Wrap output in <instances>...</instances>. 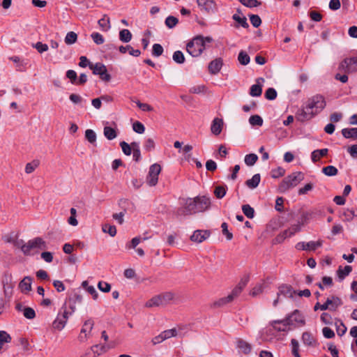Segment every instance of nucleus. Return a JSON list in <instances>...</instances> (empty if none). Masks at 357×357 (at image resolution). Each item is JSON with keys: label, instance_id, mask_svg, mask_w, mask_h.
I'll return each instance as SVG.
<instances>
[{"label": "nucleus", "instance_id": "72a5a7b5", "mask_svg": "<svg viewBox=\"0 0 357 357\" xmlns=\"http://www.w3.org/2000/svg\"><path fill=\"white\" fill-rule=\"evenodd\" d=\"M258 160V156L255 153H249L245 156L244 161L248 166L254 165Z\"/></svg>", "mask_w": 357, "mask_h": 357}, {"label": "nucleus", "instance_id": "e2e57ef3", "mask_svg": "<svg viewBox=\"0 0 357 357\" xmlns=\"http://www.w3.org/2000/svg\"><path fill=\"white\" fill-rule=\"evenodd\" d=\"M98 287L101 291L105 293H107L111 290V285L109 283L103 281L98 282Z\"/></svg>", "mask_w": 357, "mask_h": 357}, {"label": "nucleus", "instance_id": "58836bf2", "mask_svg": "<svg viewBox=\"0 0 357 357\" xmlns=\"http://www.w3.org/2000/svg\"><path fill=\"white\" fill-rule=\"evenodd\" d=\"M85 138L91 144H94L96 142V134L91 129H87L85 131Z\"/></svg>", "mask_w": 357, "mask_h": 357}, {"label": "nucleus", "instance_id": "5fc2aeb1", "mask_svg": "<svg viewBox=\"0 0 357 357\" xmlns=\"http://www.w3.org/2000/svg\"><path fill=\"white\" fill-rule=\"evenodd\" d=\"M331 303V302L330 298H327V300L326 301V302L324 304H320L319 302H317L314 307V310L317 311L318 310H328Z\"/></svg>", "mask_w": 357, "mask_h": 357}, {"label": "nucleus", "instance_id": "3c124183", "mask_svg": "<svg viewBox=\"0 0 357 357\" xmlns=\"http://www.w3.org/2000/svg\"><path fill=\"white\" fill-rule=\"evenodd\" d=\"M163 47L160 44L155 43L152 48V54L154 56H160L163 53Z\"/></svg>", "mask_w": 357, "mask_h": 357}, {"label": "nucleus", "instance_id": "cd10ccee", "mask_svg": "<svg viewBox=\"0 0 357 357\" xmlns=\"http://www.w3.org/2000/svg\"><path fill=\"white\" fill-rule=\"evenodd\" d=\"M132 39V33L128 29H122L119 32V40L123 43H128Z\"/></svg>", "mask_w": 357, "mask_h": 357}, {"label": "nucleus", "instance_id": "f8f14e48", "mask_svg": "<svg viewBox=\"0 0 357 357\" xmlns=\"http://www.w3.org/2000/svg\"><path fill=\"white\" fill-rule=\"evenodd\" d=\"M197 3L202 10L208 14L214 13L216 10V4L213 0H197Z\"/></svg>", "mask_w": 357, "mask_h": 357}, {"label": "nucleus", "instance_id": "39448f33", "mask_svg": "<svg viewBox=\"0 0 357 357\" xmlns=\"http://www.w3.org/2000/svg\"><path fill=\"white\" fill-rule=\"evenodd\" d=\"M304 179V174L301 172H295L284 177L278 186V190L284 193L290 188L296 187Z\"/></svg>", "mask_w": 357, "mask_h": 357}, {"label": "nucleus", "instance_id": "c03bdc74", "mask_svg": "<svg viewBox=\"0 0 357 357\" xmlns=\"http://www.w3.org/2000/svg\"><path fill=\"white\" fill-rule=\"evenodd\" d=\"M178 22V20L176 17H174V16H168L166 19H165V25L169 28V29H173Z\"/></svg>", "mask_w": 357, "mask_h": 357}, {"label": "nucleus", "instance_id": "bb28decb", "mask_svg": "<svg viewBox=\"0 0 357 357\" xmlns=\"http://www.w3.org/2000/svg\"><path fill=\"white\" fill-rule=\"evenodd\" d=\"M352 271V268L351 266H345L344 268H342V266H340L338 268V270L337 271V276L340 279V280H342L344 279L346 276H347Z\"/></svg>", "mask_w": 357, "mask_h": 357}, {"label": "nucleus", "instance_id": "bf43d9fd", "mask_svg": "<svg viewBox=\"0 0 357 357\" xmlns=\"http://www.w3.org/2000/svg\"><path fill=\"white\" fill-rule=\"evenodd\" d=\"M161 333H162V336L164 337L165 340L169 339L172 337H175L178 335V333H177V331L176 328L168 329V330L162 331Z\"/></svg>", "mask_w": 357, "mask_h": 357}, {"label": "nucleus", "instance_id": "dca6fc26", "mask_svg": "<svg viewBox=\"0 0 357 357\" xmlns=\"http://www.w3.org/2000/svg\"><path fill=\"white\" fill-rule=\"evenodd\" d=\"M94 326V321L92 319H89L86 320L84 323L82 328L81 329V333H84V336L83 337L82 335H79V340L80 341H84V339L87 337V331L89 329V333L91 331Z\"/></svg>", "mask_w": 357, "mask_h": 357}, {"label": "nucleus", "instance_id": "49530a36", "mask_svg": "<svg viewBox=\"0 0 357 357\" xmlns=\"http://www.w3.org/2000/svg\"><path fill=\"white\" fill-rule=\"evenodd\" d=\"M91 37L93 40V41L96 44V45H102L105 42V38L104 37L102 36V35H101L100 33H99L98 32H93L91 34Z\"/></svg>", "mask_w": 357, "mask_h": 357}, {"label": "nucleus", "instance_id": "6e6d98bb", "mask_svg": "<svg viewBox=\"0 0 357 357\" xmlns=\"http://www.w3.org/2000/svg\"><path fill=\"white\" fill-rule=\"evenodd\" d=\"M271 173L272 178H278L279 177L284 176L285 170L282 167H278L276 169H272Z\"/></svg>", "mask_w": 357, "mask_h": 357}, {"label": "nucleus", "instance_id": "052dcab7", "mask_svg": "<svg viewBox=\"0 0 357 357\" xmlns=\"http://www.w3.org/2000/svg\"><path fill=\"white\" fill-rule=\"evenodd\" d=\"M32 46L40 54L48 50V45L41 42H37L36 43L33 44Z\"/></svg>", "mask_w": 357, "mask_h": 357}, {"label": "nucleus", "instance_id": "09e8293b", "mask_svg": "<svg viewBox=\"0 0 357 357\" xmlns=\"http://www.w3.org/2000/svg\"><path fill=\"white\" fill-rule=\"evenodd\" d=\"M277 91L274 88H268L264 94L265 98L269 100H273L277 98Z\"/></svg>", "mask_w": 357, "mask_h": 357}, {"label": "nucleus", "instance_id": "ddd939ff", "mask_svg": "<svg viewBox=\"0 0 357 357\" xmlns=\"http://www.w3.org/2000/svg\"><path fill=\"white\" fill-rule=\"evenodd\" d=\"M211 232L208 230H195L190 236V240L195 243H202L209 238Z\"/></svg>", "mask_w": 357, "mask_h": 357}, {"label": "nucleus", "instance_id": "603ef678", "mask_svg": "<svg viewBox=\"0 0 357 357\" xmlns=\"http://www.w3.org/2000/svg\"><path fill=\"white\" fill-rule=\"evenodd\" d=\"M38 165L39 162L38 160H33L31 162L27 163L25 167V172L26 174L32 173Z\"/></svg>", "mask_w": 357, "mask_h": 357}, {"label": "nucleus", "instance_id": "7ed1b4c3", "mask_svg": "<svg viewBox=\"0 0 357 357\" xmlns=\"http://www.w3.org/2000/svg\"><path fill=\"white\" fill-rule=\"evenodd\" d=\"M16 245L26 256L33 255L38 253L40 250L47 249V243L41 237H36L29 240L26 243L21 240L17 242Z\"/></svg>", "mask_w": 357, "mask_h": 357}, {"label": "nucleus", "instance_id": "423d86ee", "mask_svg": "<svg viewBox=\"0 0 357 357\" xmlns=\"http://www.w3.org/2000/svg\"><path fill=\"white\" fill-rule=\"evenodd\" d=\"M174 298V293L171 291L164 292L152 297L146 303L145 306L146 307L165 306L169 304Z\"/></svg>", "mask_w": 357, "mask_h": 357}, {"label": "nucleus", "instance_id": "20e7f679", "mask_svg": "<svg viewBox=\"0 0 357 357\" xmlns=\"http://www.w3.org/2000/svg\"><path fill=\"white\" fill-rule=\"evenodd\" d=\"M213 38L209 36H197L186 45L187 52L193 57L201 55L206 49V43H211Z\"/></svg>", "mask_w": 357, "mask_h": 357}, {"label": "nucleus", "instance_id": "f704fd0d", "mask_svg": "<svg viewBox=\"0 0 357 357\" xmlns=\"http://www.w3.org/2000/svg\"><path fill=\"white\" fill-rule=\"evenodd\" d=\"M77 40V34L74 31L67 33L64 41L67 45H73L76 43Z\"/></svg>", "mask_w": 357, "mask_h": 357}, {"label": "nucleus", "instance_id": "a18cd8bd", "mask_svg": "<svg viewBox=\"0 0 357 357\" xmlns=\"http://www.w3.org/2000/svg\"><path fill=\"white\" fill-rule=\"evenodd\" d=\"M291 352L292 355L294 357H301L300 355L298 350H299V344L298 342L296 339H291Z\"/></svg>", "mask_w": 357, "mask_h": 357}, {"label": "nucleus", "instance_id": "7c9ffc66", "mask_svg": "<svg viewBox=\"0 0 357 357\" xmlns=\"http://www.w3.org/2000/svg\"><path fill=\"white\" fill-rule=\"evenodd\" d=\"M289 231L287 229L284 230L282 232L277 235V236L273 240V243H282L287 238L291 237V236H289Z\"/></svg>", "mask_w": 357, "mask_h": 357}, {"label": "nucleus", "instance_id": "69168bd1", "mask_svg": "<svg viewBox=\"0 0 357 357\" xmlns=\"http://www.w3.org/2000/svg\"><path fill=\"white\" fill-rule=\"evenodd\" d=\"M142 241L140 236H136L133 238L131 241L126 245L128 249L135 248L137 245Z\"/></svg>", "mask_w": 357, "mask_h": 357}, {"label": "nucleus", "instance_id": "864d4df0", "mask_svg": "<svg viewBox=\"0 0 357 357\" xmlns=\"http://www.w3.org/2000/svg\"><path fill=\"white\" fill-rule=\"evenodd\" d=\"M24 316L29 319H32L36 317V312L34 310L29 307H24L23 310Z\"/></svg>", "mask_w": 357, "mask_h": 357}, {"label": "nucleus", "instance_id": "de8ad7c7", "mask_svg": "<svg viewBox=\"0 0 357 357\" xmlns=\"http://www.w3.org/2000/svg\"><path fill=\"white\" fill-rule=\"evenodd\" d=\"M102 231L105 233H108L111 236H114L116 234V228L114 225L105 224L102 226Z\"/></svg>", "mask_w": 357, "mask_h": 357}, {"label": "nucleus", "instance_id": "680f3d73", "mask_svg": "<svg viewBox=\"0 0 357 357\" xmlns=\"http://www.w3.org/2000/svg\"><path fill=\"white\" fill-rule=\"evenodd\" d=\"M144 149L146 151H151L155 149V142L153 139L148 138L146 139L144 145Z\"/></svg>", "mask_w": 357, "mask_h": 357}, {"label": "nucleus", "instance_id": "4468645a", "mask_svg": "<svg viewBox=\"0 0 357 357\" xmlns=\"http://www.w3.org/2000/svg\"><path fill=\"white\" fill-rule=\"evenodd\" d=\"M222 64V59L221 58L213 60L208 66L209 73L212 75H216L220 71Z\"/></svg>", "mask_w": 357, "mask_h": 357}, {"label": "nucleus", "instance_id": "1a4fd4ad", "mask_svg": "<svg viewBox=\"0 0 357 357\" xmlns=\"http://www.w3.org/2000/svg\"><path fill=\"white\" fill-rule=\"evenodd\" d=\"M338 69L346 73L357 71V56L344 59L340 63Z\"/></svg>", "mask_w": 357, "mask_h": 357}, {"label": "nucleus", "instance_id": "c9c22d12", "mask_svg": "<svg viewBox=\"0 0 357 357\" xmlns=\"http://www.w3.org/2000/svg\"><path fill=\"white\" fill-rule=\"evenodd\" d=\"M242 211L244 215L249 219H252L255 216V210L249 204L242 206Z\"/></svg>", "mask_w": 357, "mask_h": 357}, {"label": "nucleus", "instance_id": "c85d7f7f", "mask_svg": "<svg viewBox=\"0 0 357 357\" xmlns=\"http://www.w3.org/2000/svg\"><path fill=\"white\" fill-rule=\"evenodd\" d=\"M321 172L323 174L328 176H336L338 173L337 169L333 165H328L323 167Z\"/></svg>", "mask_w": 357, "mask_h": 357}, {"label": "nucleus", "instance_id": "393cba45", "mask_svg": "<svg viewBox=\"0 0 357 357\" xmlns=\"http://www.w3.org/2000/svg\"><path fill=\"white\" fill-rule=\"evenodd\" d=\"M342 134L347 139H357V128H343Z\"/></svg>", "mask_w": 357, "mask_h": 357}, {"label": "nucleus", "instance_id": "9b49d317", "mask_svg": "<svg viewBox=\"0 0 357 357\" xmlns=\"http://www.w3.org/2000/svg\"><path fill=\"white\" fill-rule=\"evenodd\" d=\"M323 241L319 240L317 241H309L307 243L299 242L296 245V248L298 250H312L314 251L317 248L322 245Z\"/></svg>", "mask_w": 357, "mask_h": 357}, {"label": "nucleus", "instance_id": "a878e982", "mask_svg": "<svg viewBox=\"0 0 357 357\" xmlns=\"http://www.w3.org/2000/svg\"><path fill=\"white\" fill-rule=\"evenodd\" d=\"M89 68L93 70L94 75H100L106 71V66L102 63H96L95 65H89Z\"/></svg>", "mask_w": 357, "mask_h": 357}, {"label": "nucleus", "instance_id": "6e6552de", "mask_svg": "<svg viewBox=\"0 0 357 357\" xmlns=\"http://www.w3.org/2000/svg\"><path fill=\"white\" fill-rule=\"evenodd\" d=\"M68 319V312L67 311L66 304L64 303L61 311L58 313L56 318L52 323L54 329L61 331L66 326Z\"/></svg>", "mask_w": 357, "mask_h": 357}, {"label": "nucleus", "instance_id": "412c9836", "mask_svg": "<svg viewBox=\"0 0 357 357\" xmlns=\"http://www.w3.org/2000/svg\"><path fill=\"white\" fill-rule=\"evenodd\" d=\"M32 278L30 276H26L20 282L19 287L22 292H27L31 289Z\"/></svg>", "mask_w": 357, "mask_h": 357}, {"label": "nucleus", "instance_id": "473e14b6", "mask_svg": "<svg viewBox=\"0 0 357 357\" xmlns=\"http://www.w3.org/2000/svg\"><path fill=\"white\" fill-rule=\"evenodd\" d=\"M355 217V209L351 208H347L344 211V212L342 214V218L344 221H351Z\"/></svg>", "mask_w": 357, "mask_h": 357}, {"label": "nucleus", "instance_id": "a211bd4d", "mask_svg": "<svg viewBox=\"0 0 357 357\" xmlns=\"http://www.w3.org/2000/svg\"><path fill=\"white\" fill-rule=\"evenodd\" d=\"M222 119L218 118L214 119L211 126V130L212 133L215 135H220V132H222Z\"/></svg>", "mask_w": 357, "mask_h": 357}, {"label": "nucleus", "instance_id": "4be33fe9", "mask_svg": "<svg viewBox=\"0 0 357 357\" xmlns=\"http://www.w3.org/2000/svg\"><path fill=\"white\" fill-rule=\"evenodd\" d=\"M98 24L102 31H107L111 28L109 17L107 15H104Z\"/></svg>", "mask_w": 357, "mask_h": 357}, {"label": "nucleus", "instance_id": "aec40b11", "mask_svg": "<svg viewBox=\"0 0 357 357\" xmlns=\"http://www.w3.org/2000/svg\"><path fill=\"white\" fill-rule=\"evenodd\" d=\"M328 149H317L312 152L311 160L313 162H318L321 157H324L328 154Z\"/></svg>", "mask_w": 357, "mask_h": 357}, {"label": "nucleus", "instance_id": "5701e85b", "mask_svg": "<svg viewBox=\"0 0 357 357\" xmlns=\"http://www.w3.org/2000/svg\"><path fill=\"white\" fill-rule=\"evenodd\" d=\"M119 50L121 53L125 54L127 51L129 52V54L133 56L137 57L141 54V51L139 50H134L130 45H128L126 46L121 45L119 47Z\"/></svg>", "mask_w": 357, "mask_h": 357}, {"label": "nucleus", "instance_id": "f3484780", "mask_svg": "<svg viewBox=\"0 0 357 357\" xmlns=\"http://www.w3.org/2000/svg\"><path fill=\"white\" fill-rule=\"evenodd\" d=\"M302 341L304 344L315 347L318 345L316 339L313 337L311 333L304 332L302 335Z\"/></svg>", "mask_w": 357, "mask_h": 357}, {"label": "nucleus", "instance_id": "6ab92c4d", "mask_svg": "<svg viewBox=\"0 0 357 357\" xmlns=\"http://www.w3.org/2000/svg\"><path fill=\"white\" fill-rule=\"evenodd\" d=\"M296 294V291H294L290 285L284 284L279 287V292L278 293V296H279L280 294H282L284 296L293 298L294 295Z\"/></svg>", "mask_w": 357, "mask_h": 357}, {"label": "nucleus", "instance_id": "a19ab883", "mask_svg": "<svg viewBox=\"0 0 357 357\" xmlns=\"http://www.w3.org/2000/svg\"><path fill=\"white\" fill-rule=\"evenodd\" d=\"M231 296H228L226 297L221 298L218 299V301H215L213 303L212 306L213 307H222V306L226 305L227 303L231 302Z\"/></svg>", "mask_w": 357, "mask_h": 357}, {"label": "nucleus", "instance_id": "8fccbe9b", "mask_svg": "<svg viewBox=\"0 0 357 357\" xmlns=\"http://www.w3.org/2000/svg\"><path fill=\"white\" fill-rule=\"evenodd\" d=\"M239 1L248 8L257 7L261 5V2L257 0H239Z\"/></svg>", "mask_w": 357, "mask_h": 357}, {"label": "nucleus", "instance_id": "0eeeda50", "mask_svg": "<svg viewBox=\"0 0 357 357\" xmlns=\"http://www.w3.org/2000/svg\"><path fill=\"white\" fill-rule=\"evenodd\" d=\"M273 324H282L283 325L289 326L297 324L303 326L305 324V321L303 315L298 310H295L284 319L273 320Z\"/></svg>", "mask_w": 357, "mask_h": 357}, {"label": "nucleus", "instance_id": "9d476101", "mask_svg": "<svg viewBox=\"0 0 357 357\" xmlns=\"http://www.w3.org/2000/svg\"><path fill=\"white\" fill-rule=\"evenodd\" d=\"M160 171L161 167L157 163L150 166L149 174L146 176V183L150 186H155L158 183V175Z\"/></svg>", "mask_w": 357, "mask_h": 357}, {"label": "nucleus", "instance_id": "338daca9", "mask_svg": "<svg viewBox=\"0 0 357 357\" xmlns=\"http://www.w3.org/2000/svg\"><path fill=\"white\" fill-rule=\"evenodd\" d=\"M11 341L10 335L4 331H0V342L1 343H8Z\"/></svg>", "mask_w": 357, "mask_h": 357}, {"label": "nucleus", "instance_id": "37998d69", "mask_svg": "<svg viewBox=\"0 0 357 357\" xmlns=\"http://www.w3.org/2000/svg\"><path fill=\"white\" fill-rule=\"evenodd\" d=\"M227 186L218 185L215 187L214 194L218 199L223 198L226 195Z\"/></svg>", "mask_w": 357, "mask_h": 357}, {"label": "nucleus", "instance_id": "ea45409f", "mask_svg": "<svg viewBox=\"0 0 357 357\" xmlns=\"http://www.w3.org/2000/svg\"><path fill=\"white\" fill-rule=\"evenodd\" d=\"M262 87L259 84H253L250 87V95L253 97H258L261 95Z\"/></svg>", "mask_w": 357, "mask_h": 357}, {"label": "nucleus", "instance_id": "e433bc0d", "mask_svg": "<svg viewBox=\"0 0 357 357\" xmlns=\"http://www.w3.org/2000/svg\"><path fill=\"white\" fill-rule=\"evenodd\" d=\"M263 119L257 114L252 115L249 119V123L252 126H261L263 125Z\"/></svg>", "mask_w": 357, "mask_h": 357}, {"label": "nucleus", "instance_id": "2f4dec72", "mask_svg": "<svg viewBox=\"0 0 357 357\" xmlns=\"http://www.w3.org/2000/svg\"><path fill=\"white\" fill-rule=\"evenodd\" d=\"M104 135L107 139L112 140L116 137L117 133L114 128L105 126L104 128Z\"/></svg>", "mask_w": 357, "mask_h": 357}, {"label": "nucleus", "instance_id": "13d9d810", "mask_svg": "<svg viewBox=\"0 0 357 357\" xmlns=\"http://www.w3.org/2000/svg\"><path fill=\"white\" fill-rule=\"evenodd\" d=\"M250 20L252 25L255 28L259 27L261 24V20L258 15H254V14L250 15Z\"/></svg>", "mask_w": 357, "mask_h": 357}, {"label": "nucleus", "instance_id": "0e129e2a", "mask_svg": "<svg viewBox=\"0 0 357 357\" xmlns=\"http://www.w3.org/2000/svg\"><path fill=\"white\" fill-rule=\"evenodd\" d=\"M222 231L224 235L226 236L227 239L230 241L233 238V234L228 230V225L226 222H223L221 225Z\"/></svg>", "mask_w": 357, "mask_h": 357}, {"label": "nucleus", "instance_id": "b1692460", "mask_svg": "<svg viewBox=\"0 0 357 357\" xmlns=\"http://www.w3.org/2000/svg\"><path fill=\"white\" fill-rule=\"evenodd\" d=\"M260 180H261L260 174H256L250 179H248L245 181V185L248 188H250L251 189H254V188H256L259 185V184L260 183Z\"/></svg>", "mask_w": 357, "mask_h": 357}, {"label": "nucleus", "instance_id": "2eb2a0df", "mask_svg": "<svg viewBox=\"0 0 357 357\" xmlns=\"http://www.w3.org/2000/svg\"><path fill=\"white\" fill-rule=\"evenodd\" d=\"M236 347L239 352H241L245 355L249 354L252 350L251 344L241 338H238L236 340Z\"/></svg>", "mask_w": 357, "mask_h": 357}, {"label": "nucleus", "instance_id": "79ce46f5", "mask_svg": "<svg viewBox=\"0 0 357 357\" xmlns=\"http://www.w3.org/2000/svg\"><path fill=\"white\" fill-rule=\"evenodd\" d=\"M232 19L236 22H238L239 25H241L243 28H248L249 26V24L247 22V19L245 17H241L238 15L234 14L232 16Z\"/></svg>", "mask_w": 357, "mask_h": 357}, {"label": "nucleus", "instance_id": "c756f323", "mask_svg": "<svg viewBox=\"0 0 357 357\" xmlns=\"http://www.w3.org/2000/svg\"><path fill=\"white\" fill-rule=\"evenodd\" d=\"M238 61L241 65L246 66L250 63V57L245 51L241 50L238 55Z\"/></svg>", "mask_w": 357, "mask_h": 357}, {"label": "nucleus", "instance_id": "f03ea898", "mask_svg": "<svg viewBox=\"0 0 357 357\" xmlns=\"http://www.w3.org/2000/svg\"><path fill=\"white\" fill-rule=\"evenodd\" d=\"M183 207L178 211V214L189 215L207 211L211 207V199L206 196H197L195 198L184 199Z\"/></svg>", "mask_w": 357, "mask_h": 357}, {"label": "nucleus", "instance_id": "4c0bfd02", "mask_svg": "<svg viewBox=\"0 0 357 357\" xmlns=\"http://www.w3.org/2000/svg\"><path fill=\"white\" fill-rule=\"evenodd\" d=\"M172 59L174 62H176V63H178V64H182L185 62L184 54L180 50H177L174 52Z\"/></svg>", "mask_w": 357, "mask_h": 357}, {"label": "nucleus", "instance_id": "774afa93", "mask_svg": "<svg viewBox=\"0 0 357 357\" xmlns=\"http://www.w3.org/2000/svg\"><path fill=\"white\" fill-rule=\"evenodd\" d=\"M120 146L122 149V151L126 155H130L132 153L131 146L126 142H120Z\"/></svg>", "mask_w": 357, "mask_h": 357}, {"label": "nucleus", "instance_id": "f257e3e1", "mask_svg": "<svg viewBox=\"0 0 357 357\" xmlns=\"http://www.w3.org/2000/svg\"><path fill=\"white\" fill-rule=\"evenodd\" d=\"M326 106L325 98L321 94H316L307 99L298 109L296 118L301 122L309 121L319 114Z\"/></svg>", "mask_w": 357, "mask_h": 357}, {"label": "nucleus", "instance_id": "4d7b16f0", "mask_svg": "<svg viewBox=\"0 0 357 357\" xmlns=\"http://www.w3.org/2000/svg\"><path fill=\"white\" fill-rule=\"evenodd\" d=\"M132 129L135 132L139 134H142L145 131V127L144 124L137 121L132 124Z\"/></svg>", "mask_w": 357, "mask_h": 357}]
</instances>
